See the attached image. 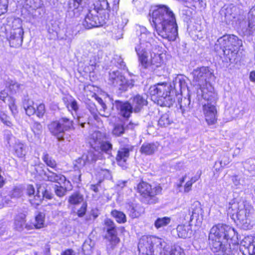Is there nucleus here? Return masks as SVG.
<instances>
[{
	"label": "nucleus",
	"mask_w": 255,
	"mask_h": 255,
	"mask_svg": "<svg viewBox=\"0 0 255 255\" xmlns=\"http://www.w3.org/2000/svg\"><path fill=\"white\" fill-rule=\"evenodd\" d=\"M152 21L157 34L169 41H175L178 36L175 15L165 5H157L152 12Z\"/></svg>",
	"instance_id": "f257e3e1"
},
{
	"label": "nucleus",
	"mask_w": 255,
	"mask_h": 255,
	"mask_svg": "<svg viewBox=\"0 0 255 255\" xmlns=\"http://www.w3.org/2000/svg\"><path fill=\"white\" fill-rule=\"evenodd\" d=\"M242 40L234 34H225L217 40L214 48L219 53L224 54L225 60L232 62L236 59Z\"/></svg>",
	"instance_id": "f03ea898"
},
{
	"label": "nucleus",
	"mask_w": 255,
	"mask_h": 255,
	"mask_svg": "<svg viewBox=\"0 0 255 255\" xmlns=\"http://www.w3.org/2000/svg\"><path fill=\"white\" fill-rule=\"evenodd\" d=\"M139 31L140 34L139 37L134 39L135 42L137 41L139 42L135 46V50L142 66L146 68L151 64H153L152 60L149 58V56L152 57L150 52L153 39L151 34L147 31L145 27L139 26Z\"/></svg>",
	"instance_id": "7ed1b4c3"
},
{
	"label": "nucleus",
	"mask_w": 255,
	"mask_h": 255,
	"mask_svg": "<svg viewBox=\"0 0 255 255\" xmlns=\"http://www.w3.org/2000/svg\"><path fill=\"white\" fill-rule=\"evenodd\" d=\"M253 208L244 202H230L228 213L231 218L245 230L250 229Z\"/></svg>",
	"instance_id": "20e7f679"
},
{
	"label": "nucleus",
	"mask_w": 255,
	"mask_h": 255,
	"mask_svg": "<svg viewBox=\"0 0 255 255\" xmlns=\"http://www.w3.org/2000/svg\"><path fill=\"white\" fill-rule=\"evenodd\" d=\"M167 245L164 240L153 236H143L138 249L140 255H162Z\"/></svg>",
	"instance_id": "39448f33"
},
{
	"label": "nucleus",
	"mask_w": 255,
	"mask_h": 255,
	"mask_svg": "<svg viewBox=\"0 0 255 255\" xmlns=\"http://www.w3.org/2000/svg\"><path fill=\"white\" fill-rule=\"evenodd\" d=\"M207 92V90L205 89L204 94H202V98L206 101L203 105V111L206 121L209 125H212L217 122L216 103L218 97L217 94L215 92Z\"/></svg>",
	"instance_id": "423d86ee"
},
{
	"label": "nucleus",
	"mask_w": 255,
	"mask_h": 255,
	"mask_svg": "<svg viewBox=\"0 0 255 255\" xmlns=\"http://www.w3.org/2000/svg\"><path fill=\"white\" fill-rule=\"evenodd\" d=\"M192 74L193 82L198 86L201 91V94H204V90H207L208 93L214 92V88L210 84V81L214 78L213 71L208 67H201L194 69Z\"/></svg>",
	"instance_id": "0eeeda50"
},
{
	"label": "nucleus",
	"mask_w": 255,
	"mask_h": 255,
	"mask_svg": "<svg viewBox=\"0 0 255 255\" xmlns=\"http://www.w3.org/2000/svg\"><path fill=\"white\" fill-rule=\"evenodd\" d=\"M48 127L50 132L59 141H63L67 138L65 132L74 128L73 121L66 117H62L58 120L52 122Z\"/></svg>",
	"instance_id": "6e6552de"
},
{
	"label": "nucleus",
	"mask_w": 255,
	"mask_h": 255,
	"mask_svg": "<svg viewBox=\"0 0 255 255\" xmlns=\"http://www.w3.org/2000/svg\"><path fill=\"white\" fill-rule=\"evenodd\" d=\"M105 135L100 131H95L92 133L89 139V143L91 147L96 151L102 152L111 155L113 150V144L108 140H105Z\"/></svg>",
	"instance_id": "1a4fd4ad"
},
{
	"label": "nucleus",
	"mask_w": 255,
	"mask_h": 255,
	"mask_svg": "<svg viewBox=\"0 0 255 255\" xmlns=\"http://www.w3.org/2000/svg\"><path fill=\"white\" fill-rule=\"evenodd\" d=\"M243 10L235 5H225L219 11V19L222 22L230 24L234 20L240 19Z\"/></svg>",
	"instance_id": "9d476101"
},
{
	"label": "nucleus",
	"mask_w": 255,
	"mask_h": 255,
	"mask_svg": "<svg viewBox=\"0 0 255 255\" xmlns=\"http://www.w3.org/2000/svg\"><path fill=\"white\" fill-rule=\"evenodd\" d=\"M236 234L234 228L224 224H218L213 226L210 230L209 235L213 237H216L218 240L228 241L232 239Z\"/></svg>",
	"instance_id": "9b49d317"
},
{
	"label": "nucleus",
	"mask_w": 255,
	"mask_h": 255,
	"mask_svg": "<svg viewBox=\"0 0 255 255\" xmlns=\"http://www.w3.org/2000/svg\"><path fill=\"white\" fill-rule=\"evenodd\" d=\"M137 190L143 197L149 198L148 202L151 204L156 202L155 196L161 191V188L159 187L152 188L150 184L141 182L137 185Z\"/></svg>",
	"instance_id": "f8f14e48"
},
{
	"label": "nucleus",
	"mask_w": 255,
	"mask_h": 255,
	"mask_svg": "<svg viewBox=\"0 0 255 255\" xmlns=\"http://www.w3.org/2000/svg\"><path fill=\"white\" fill-rule=\"evenodd\" d=\"M36 187V195L33 196V198L29 199L30 203L35 206L39 205L44 198L50 199L52 197V194L47 189V185L46 183L37 184Z\"/></svg>",
	"instance_id": "ddd939ff"
},
{
	"label": "nucleus",
	"mask_w": 255,
	"mask_h": 255,
	"mask_svg": "<svg viewBox=\"0 0 255 255\" xmlns=\"http://www.w3.org/2000/svg\"><path fill=\"white\" fill-rule=\"evenodd\" d=\"M240 27L245 35H255V5L249 11L248 20L241 22Z\"/></svg>",
	"instance_id": "4468645a"
},
{
	"label": "nucleus",
	"mask_w": 255,
	"mask_h": 255,
	"mask_svg": "<svg viewBox=\"0 0 255 255\" xmlns=\"http://www.w3.org/2000/svg\"><path fill=\"white\" fill-rule=\"evenodd\" d=\"M108 83L114 86H120V89L126 91L128 86L124 75L118 70L110 71L109 72Z\"/></svg>",
	"instance_id": "2eb2a0df"
},
{
	"label": "nucleus",
	"mask_w": 255,
	"mask_h": 255,
	"mask_svg": "<svg viewBox=\"0 0 255 255\" xmlns=\"http://www.w3.org/2000/svg\"><path fill=\"white\" fill-rule=\"evenodd\" d=\"M209 245L213 252L221 251L224 254H230L231 248L230 245L227 241L218 240L216 237L211 238V235H209Z\"/></svg>",
	"instance_id": "dca6fc26"
},
{
	"label": "nucleus",
	"mask_w": 255,
	"mask_h": 255,
	"mask_svg": "<svg viewBox=\"0 0 255 255\" xmlns=\"http://www.w3.org/2000/svg\"><path fill=\"white\" fill-rule=\"evenodd\" d=\"M104 230L107 233V239L112 245L119 243L120 239L117 236L116 226L113 220L109 218L104 220Z\"/></svg>",
	"instance_id": "f3484780"
},
{
	"label": "nucleus",
	"mask_w": 255,
	"mask_h": 255,
	"mask_svg": "<svg viewBox=\"0 0 255 255\" xmlns=\"http://www.w3.org/2000/svg\"><path fill=\"white\" fill-rule=\"evenodd\" d=\"M149 92L152 96H156L155 99L166 95V93H173L172 86L166 83H158L152 86L149 89Z\"/></svg>",
	"instance_id": "a211bd4d"
},
{
	"label": "nucleus",
	"mask_w": 255,
	"mask_h": 255,
	"mask_svg": "<svg viewBox=\"0 0 255 255\" xmlns=\"http://www.w3.org/2000/svg\"><path fill=\"white\" fill-rule=\"evenodd\" d=\"M118 114L125 119H128L133 112L130 103L128 101L117 100L114 103Z\"/></svg>",
	"instance_id": "6ab92c4d"
},
{
	"label": "nucleus",
	"mask_w": 255,
	"mask_h": 255,
	"mask_svg": "<svg viewBox=\"0 0 255 255\" xmlns=\"http://www.w3.org/2000/svg\"><path fill=\"white\" fill-rule=\"evenodd\" d=\"M136 125L137 124H135L131 122H130L127 125H126L122 121L116 122L112 125V134L115 137L122 136L126 133L127 130L128 129H133Z\"/></svg>",
	"instance_id": "aec40b11"
},
{
	"label": "nucleus",
	"mask_w": 255,
	"mask_h": 255,
	"mask_svg": "<svg viewBox=\"0 0 255 255\" xmlns=\"http://www.w3.org/2000/svg\"><path fill=\"white\" fill-rule=\"evenodd\" d=\"M97 13L95 10H89L83 21V26L87 29H90L95 27H99L103 24L96 15Z\"/></svg>",
	"instance_id": "412c9836"
},
{
	"label": "nucleus",
	"mask_w": 255,
	"mask_h": 255,
	"mask_svg": "<svg viewBox=\"0 0 255 255\" xmlns=\"http://www.w3.org/2000/svg\"><path fill=\"white\" fill-rule=\"evenodd\" d=\"M191 210L192 214L189 217L190 222H194L196 225H200L203 220L204 213L200 202L198 201L194 202Z\"/></svg>",
	"instance_id": "4be33fe9"
},
{
	"label": "nucleus",
	"mask_w": 255,
	"mask_h": 255,
	"mask_svg": "<svg viewBox=\"0 0 255 255\" xmlns=\"http://www.w3.org/2000/svg\"><path fill=\"white\" fill-rule=\"evenodd\" d=\"M130 101L133 112L135 113L140 112L143 107L147 104L146 95H136L130 99Z\"/></svg>",
	"instance_id": "5701e85b"
},
{
	"label": "nucleus",
	"mask_w": 255,
	"mask_h": 255,
	"mask_svg": "<svg viewBox=\"0 0 255 255\" xmlns=\"http://www.w3.org/2000/svg\"><path fill=\"white\" fill-rule=\"evenodd\" d=\"M23 30L17 29L16 32H10L7 35V38L9 41L11 47L18 48L22 45L23 42Z\"/></svg>",
	"instance_id": "b1692460"
},
{
	"label": "nucleus",
	"mask_w": 255,
	"mask_h": 255,
	"mask_svg": "<svg viewBox=\"0 0 255 255\" xmlns=\"http://www.w3.org/2000/svg\"><path fill=\"white\" fill-rule=\"evenodd\" d=\"M26 214L24 213H18L14 218V228L15 230L21 232L24 229L30 230L31 226L26 223Z\"/></svg>",
	"instance_id": "393cba45"
},
{
	"label": "nucleus",
	"mask_w": 255,
	"mask_h": 255,
	"mask_svg": "<svg viewBox=\"0 0 255 255\" xmlns=\"http://www.w3.org/2000/svg\"><path fill=\"white\" fill-rule=\"evenodd\" d=\"M175 93H166V95H163L156 100L157 104L162 107H170L172 106L174 103L175 99L174 97Z\"/></svg>",
	"instance_id": "a878e982"
},
{
	"label": "nucleus",
	"mask_w": 255,
	"mask_h": 255,
	"mask_svg": "<svg viewBox=\"0 0 255 255\" xmlns=\"http://www.w3.org/2000/svg\"><path fill=\"white\" fill-rule=\"evenodd\" d=\"M132 150V147L130 145H126L125 147H120L117 155L116 160L120 164L125 162L129 155V152Z\"/></svg>",
	"instance_id": "bb28decb"
},
{
	"label": "nucleus",
	"mask_w": 255,
	"mask_h": 255,
	"mask_svg": "<svg viewBox=\"0 0 255 255\" xmlns=\"http://www.w3.org/2000/svg\"><path fill=\"white\" fill-rule=\"evenodd\" d=\"M172 86L173 93L185 90L187 87L186 82L184 77L182 75H178L173 80V83L171 84Z\"/></svg>",
	"instance_id": "cd10ccee"
},
{
	"label": "nucleus",
	"mask_w": 255,
	"mask_h": 255,
	"mask_svg": "<svg viewBox=\"0 0 255 255\" xmlns=\"http://www.w3.org/2000/svg\"><path fill=\"white\" fill-rule=\"evenodd\" d=\"M48 171L45 180L56 182L59 184L64 183L66 181V177L60 173H55L47 169Z\"/></svg>",
	"instance_id": "c85d7f7f"
},
{
	"label": "nucleus",
	"mask_w": 255,
	"mask_h": 255,
	"mask_svg": "<svg viewBox=\"0 0 255 255\" xmlns=\"http://www.w3.org/2000/svg\"><path fill=\"white\" fill-rule=\"evenodd\" d=\"M158 149V145L153 142H144L140 148V151L145 155H151Z\"/></svg>",
	"instance_id": "c756f323"
},
{
	"label": "nucleus",
	"mask_w": 255,
	"mask_h": 255,
	"mask_svg": "<svg viewBox=\"0 0 255 255\" xmlns=\"http://www.w3.org/2000/svg\"><path fill=\"white\" fill-rule=\"evenodd\" d=\"M92 10H95L96 13H99L103 10L106 11L109 13L111 11V8L108 0H98L94 3V8Z\"/></svg>",
	"instance_id": "7c9ffc66"
},
{
	"label": "nucleus",
	"mask_w": 255,
	"mask_h": 255,
	"mask_svg": "<svg viewBox=\"0 0 255 255\" xmlns=\"http://www.w3.org/2000/svg\"><path fill=\"white\" fill-rule=\"evenodd\" d=\"M176 230L178 237L183 239L190 237L192 233L190 227L185 225H178Z\"/></svg>",
	"instance_id": "2f4dec72"
},
{
	"label": "nucleus",
	"mask_w": 255,
	"mask_h": 255,
	"mask_svg": "<svg viewBox=\"0 0 255 255\" xmlns=\"http://www.w3.org/2000/svg\"><path fill=\"white\" fill-rule=\"evenodd\" d=\"M15 154L19 157H24L26 153V146L23 143L16 141L14 146Z\"/></svg>",
	"instance_id": "473e14b6"
},
{
	"label": "nucleus",
	"mask_w": 255,
	"mask_h": 255,
	"mask_svg": "<svg viewBox=\"0 0 255 255\" xmlns=\"http://www.w3.org/2000/svg\"><path fill=\"white\" fill-rule=\"evenodd\" d=\"M83 195L79 192H75L71 195L68 198V202L73 205H77L84 202Z\"/></svg>",
	"instance_id": "72a5a7b5"
},
{
	"label": "nucleus",
	"mask_w": 255,
	"mask_h": 255,
	"mask_svg": "<svg viewBox=\"0 0 255 255\" xmlns=\"http://www.w3.org/2000/svg\"><path fill=\"white\" fill-rule=\"evenodd\" d=\"M111 215L115 218L119 223H125L127 221L126 215L122 212L114 210L111 212Z\"/></svg>",
	"instance_id": "f704fd0d"
},
{
	"label": "nucleus",
	"mask_w": 255,
	"mask_h": 255,
	"mask_svg": "<svg viewBox=\"0 0 255 255\" xmlns=\"http://www.w3.org/2000/svg\"><path fill=\"white\" fill-rule=\"evenodd\" d=\"M255 246L254 245H250L247 248L245 246L240 247L238 252L239 255H255Z\"/></svg>",
	"instance_id": "c9c22d12"
},
{
	"label": "nucleus",
	"mask_w": 255,
	"mask_h": 255,
	"mask_svg": "<svg viewBox=\"0 0 255 255\" xmlns=\"http://www.w3.org/2000/svg\"><path fill=\"white\" fill-rule=\"evenodd\" d=\"M128 20L125 19V22H123L121 24H118L117 25L118 29H114L113 32L115 34V38L117 39L122 38L123 35V29L125 26L127 24Z\"/></svg>",
	"instance_id": "e433bc0d"
},
{
	"label": "nucleus",
	"mask_w": 255,
	"mask_h": 255,
	"mask_svg": "<svg viewBox=\"0 0 255 255\" xmlns=\"http://www.w3.org/2000/svg\"><path fill=\"white\" fill-rule=\"evenodd\" d=\"M180 109L182 110V112L184 114L185 112L189 111L191 108L190 107V98H188L184 97L179 101Z\"/></svg>",
	"instance_id": "4c0bfd02"
},
{
	"label": "nucleus",
	"mask_w": 255,
	"mask_h": 255,
	"mask_svg": "<svg viewBox=\"0 0 255 255\" xmlns=\"http://www.w3.org/2000/svg\"><path fill=\"white\" fill-rule=\"evenodd\" d=\"M172 123L169 115L167 113L163 114L158 120V125L161 127H166Z\"/></svg>",
	"instance_id": "58836bf2"
},
{
	"label": "nucleus",
	"mask_w": 255,
	"mask_h": 255,
	"mask_svg": "<svg viewBox=\"0 0 255 255\" xmlns=\"http://www.w3.org/2000/svg\"><path fill=\"white\" fill-rule=\"evenodd\" d=\"M170 218L167 217L157 218L154 222V226L157 229L167 226L170 222Z\"/></svg>",
	"instance_id": "ea45409f"
},
{
	"label": "nucleus",
	"mask_w": 255,
	"mask_h": 255,
	"mask_svg": "<svg viewBox=\"0 0 255 255\" xmlns=\"http://www.w3.org/2000/svg\"><path fill=\"white\" fill-rule=\"evenodd\" d=\"M31 128L35 136L39 137L42 133L43 128L40 123L34 122L31 126Z\"/></svg>",
	"instance_id": "a19ab883"
},
{
	"label": "nucleus",
	"mask_w": 255,
	"mask_h": 255,
	"mask_svg": "<svg viewBox=\"0 0 255 255\" xmlns=\"http://www.w3.org/2000/svg\"><path fill=\"white\" fill-rule=\"evenodd\" d=\"M42 159L46 165L52 168H55L57 166L56 161L50 157L47 153H43Z\"/></svg>",
	"instance_id": "79ce46f5"
},
{
	"label": "nucleus",
	"mask_w": 255,
	"mask_h": 255,
	"mask_svg": "<svg viewBox=\"0 0 255 255\" xmlns=\"http://www.w3.org/2000/svg\"><path fill=\"white\" fill-rule=\"evenodd\" d=\"M45 215L42 213H39L35 217V223L34 226L36 229H40L44 226Z\"/></svg>",
	"instance_id": "37998d69"
},
{
	"label": "nucleus",
	"mask_w": 255,
	"mask_h": 255,
	"mask_svg": "<svg viewBox=\"0 0 255 255\" xmlns=\"http://www.w3.org/2000/svg\"><path fill=\"white\" fill-rule=\"evenodd\" d=\"M82 156L87 164L95 162L97 160V155L92 150L88 151L86 153H84Z\"/></svg>",
	"instance_id": "c03bdc74"
},
{
	"label": "nucleus",
	"mask_w": 255,
	"mask_h": 255,
	"mask_svg": "<svg viewBox=\"0 0 255 255\" xmlns=\"http://www.w3.org/2000/svg\"><path fill=\"white\" fill-rule=\"evenodd\" d=\"M47 169L48 168H46L44 165L42 164L36 165L35 167V170L36 173L44 180H45L48 172Z\"/></svg>",
	"instance_id": "a18cd8bd"
},
{
	"label": "nucleus",
	"mask_w": 255,
	"mask_h": 255,
	"mask_svg": "<svg viewBox=\"0 0 255 255\" xmlns=\"http://www.w3.org/2000/svg\"><path fill=\"white\" fill-rule=\"evenodd\" d=\"M0 121L8 127L12 126L11 118L3 111H0Z\"/></svg>",
	"instance_id": "49530a36"
},
{
	"label": "nucleus",
	"mask_w": 255,
	"mask_h": 255,
	"mask_svg": "<svg viewBox=\"0 0 255 255\" xmlns=\"http://www.w3.org/2000/svg\"><path fill=\"white\" fill-rule=\"evenodd\" d=\"M20 84L12 80H9L6 84V87H8L11 93H15L18 91Z\"/></svg>",
	"instance_id": "de8ad7c7"
},
{
	"label": "nucleus",
	"mask_w": 255,
	"mask_h": 255,
	"mask_svg": "<svg viewBox=\"0 0 255 255\" xmlns=\"http://www.w3.org/2000/svg\"><path fill=\"white\" fill-rule=\"evenodd\" d=\"M23 30L22 28V21L20 18H17L13 19L11 24V29L10 32H16L17 29Z\"/></svg>",
	"instance_id": "09e8293b"
},
{
	"label": "nucleus",
	"mask_w": 255,
	"mask_h": 255,
	"mask_svg": "<svg viewBox=\"0 0 255 255\" xmlns=\"http://www.w3.org/2000/svg\"><path fill=\"white\" fill-rule=\"evenodd\" d=\"M32 105L29 104H24L23 108L25 111V113L27 115L30 116L34 115L36 113L35 108L33 106V102H31Z\"/></svg>",
	"instance_id": "8fccbe9b"
},
{
	"label": "nucleus",
	"mask_w": 255,
	"mask_h": 255,
	"mask_svg": "<svg viewBox=\"0 0 255 255\" xmlns=\"http://www.w3.org/2000/svg\"><path fill=\"white\" fill-rule=\"evenodd\" d=\"M139 207L137 206H130L128 209V211L129 212V216L132 218H135L138 217L140 215V212L138 211Z\"/></svg>",
	"instance_id": "3c124183"
},
{
	"label": "nucleus",
	"mask_w": 255,
	"mask_h": 255,
	"mask_svg": "<svg viewBox=\"0 0 255 255\" xmlns=\"http://www.w3.org/2000/svg\"><path fill=\"white\" fill-rule=\"evenodd\" d=\"M169 255H185L183 250L179 246L172 247Z\"/></svg>",
	"instance_id": "603ef678"
},
{
	"label": "nucleus",
	"mask_w": 255,
	"mask_h": 255,
	"mask_svg": "<svg viewBox=\"0 0 255 255\" xmlns=\"http://www.w3.org/2000/svg\"><path fill=\"white\" fill-rule=\"evenodd\" d=\"M25 3L33 9L38 8L41 5L40 0H25Z\"/></svg>",
	"instance_id": "864d4df0"
},
{
	"label": "nucleus",
	"mask_w": 255,
	"mask_h": 255,
	"mask_svg": "<svg viewBox=\"0 0 255 255\" xmlns=\"http://www.w3.org/2000/svg\"><path fill=\"white\" fill-rule=\"evenodd\" d=\"M87 164L83 156L75 161L74 168L75 170L83 167Z\"/></svg>",
	"instance_id": "5fc2aeb1"
},
{
	"label": "nucleus",
	"mask_w": 255,
	"mask_h": 255,
	"mask_svg": "<svg viewBox=\"0 0 255 255\" xmlns=\"http://www.w3.org/2000/svg\"><path fill=\"white\" fill-rule=\"evenodd\" d=\"M67 189L62 186L56 185L55 187V193L56 195L60 197H63L66 194Z\"/></svg>",
	"instance_id": "6e6d98bb"
},
{
	"label": "nucleus",
	"mask_w": 255,
	"mask_h": 255,
	"mask_svg": "<svg viewBox=\"0 0 255 255\" xmlns=\"http://www.w3.org/2000/svg\"><path fill=\"white\" fill-rule=\"evenodd\" d=\"M12 99L13 98L8 95L6 89H5L0 92V99L4 103H6V101H9Z\"/></svg>",
	"instance_id": "4d7b16f0"
},
{
	"label": "nucleus",
	"mask_w": 255,
	"mask_h": 255,
	"mask_svg": "<svg viewBox=\"0 0 255 255\" xmlns=\"http://www.w3.org/2000/svg\"><path fill=\"white\" fill-rule=\"evenodd\" d=\"M8 3V0H0V15L7 11Z\"/></svg>",
	"instance_id": "13d9d810"
},
{
	"label": "nucleus",
	"mask_w": 255,
	"mask_h": 255,
	"mask_svg": "<svg viewBox=\"0 0 255 255\" xmlns=\"http://www.w3.org/2000/svg\"><path fill=\"white\" fill-rule=\"evenodd\" d=\"M22 191L20 188H14L10 193V196L11 198H18L22 195Z\"/></svg>",
	"instance_id": "bf43d9fd"
},
{
	"label": "nucleus",
	"mask_w": 255,
	"mask_h": 255,
	"mask_svg": "<svg viewBox=\"0 0 255 255\" xmlns=\"http://www.w3.org/2000/svg\"><path fill=\"white\" fill-rule=\"evenodd\" d=\"M37 109L36 110L35 114L39 118H41L43 116L45 110V106L44 104H40L38 106H36Z\"/></svg>",
	"instance_id": "052dcab7"
},
{
	"label": "nucleus",
	"mask_w": 255,
	"mask_h": 255,
	"mask_svg": "<svg viewBox=\"0 0 255 255\" xmlns=\"http://www.w3.org/2000/svg\"><path fill=\"white\" fill-rule=\"evenodd\" d=\"M101 105L102 107V109L100 110L99 114L104 117H109L110 115V114L109 112H106L105 110L107 109L106 105L103 102V101L101 99Z\"/></svg>",
	"instance_id": "680f3d73"
},
{
	"label": "nucleus",
	"mask_w": 255,
	"mask_h": 255,
	"mask_svg": "<svg viewBox=\"0 0 255 255\" xmlns=\"http://www.w3.org/2000/svg\"><path fill=\"white\" fill-rule=\"evenodd\" d=\"M87 204L86 202H83L80 208L77 211V215L79 217H83L87 211Z\"/></svg>",
	"instance_id": "e2e57ef3"
},
{
	"label": "nucleus",
	"mask_w": 255,
	"mask_h": 255,
	"mask_svg": "<svg viewBox=\"0 0 255 255\" xmlns=\"http://www.w3.org/2000/svg\"><path fill=\"white\" fill-rule=\"evenodd\" d=\"M88 108L90 113L93 115L94 119L96 120L98 118V116L97 115V109L95 105L94 104H90L88 105Z\"/></svg>",
	"instance_id": "0e129e2a"
},
{
	"label": "nucleus",
	"mask_w": 255,
	"mask_h": 255,
	"mask_svg": "<svg viewBox=\"0 0 255 255\" xmlns=\"http://www.w3.org/2000/svg\"><path fill=\"white\" fill-rule=\"evenodd\" d=\"M66 107L68 109H69L70 107L71 109L75 112H76L79 109L77 103L75 100L72 101L69 104L66 105Z\"/></svg>",
	"instance_id": "69168bd1"
},
{
	"label": "nucleus",
	"mask_w": 255,
	"mask_h": 255,
	"mask_svg": "<svg viewBox=\"0 0 255 255\" xmlns=\"http://www.w3.org/2000/svg\"><path fill=\"white\" fill-rule=\"evenodd\" d=\"M8 105L9 108L11 111L12 113L14 114L16 111V108L14 104V99H12L9 101H8Z\"/></svg>",
	"instance_id": "338daca9"
},
{
	"label": "nucleus",
	"mask_w": 255,
	"mask_h": 255,
	"mask_svg": "<svg viewBox=\"0 0 255 255\" xmlns=\"http://www.w3.org/2000/svg\"><path fill=\"white\" fill-rule=\"evenodd\" d=\"M35 193V189L34 187L31 185H29L27 187V194L31 197L34 195Z\"/></svg>",
	"instance_id": "774afa93"
}]
</instances>
